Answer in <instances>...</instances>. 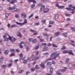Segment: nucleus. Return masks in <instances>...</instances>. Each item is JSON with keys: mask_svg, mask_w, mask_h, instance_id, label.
<instances>
[{"mask_svg": "<svg viewBox=\"0 0 75 75\" xmlns=\"http://www.w3.org/2000/svg\"><path fill=\"white\" fill-rule=\"evenodd\" d=\"M67 48L65 46H63L62 48L61 49V50H66Z\"/></svg>", "mask_w": 75, "mask_h": 75, "instance_id": "393cba45", "label": "nucleus"}, {"mask_svg": "<svg viewBox=\"0 0 75 75\" xmlns=\"http://www.w3.org/2000/svg\"><path fill=\"white\" fill-rule=\"evenodd\" d=\"M17 35L18 37H22V35H21L20 33H18L17 34Z\"/></svg>", "mask_w": 75, "mask_h": 75, "instance_id": "5701e85b", "label": "nucleus"}, {"mask_svg": "<svg viewBox=\"0 0 75 75\" xmlns=\"http://www.w3.org/2000/svg\"><path fill=\"white\" fill-rule=\"evenodd\" d=\"M38 68V65H37L35 66V69H37Z\"/></svg>", "mask_w": 75, "mask_h": 75, "instance_id": "8fccbe9b", "label": "nucleus"}, {"mask_svg": "<svg viewBox=\"0 0 75 75\" xmlns=\"http://www.w3.org/2000/svg\"><path fill=\"white\" fill-rule=\"evenodd\" d=\"M71 14H67L66 13L65 14V15L66 16H71Z\"/></svg>", "mask_w": 75, "mask_h": 75, "instance_id": "09e8293b", "label": "nucleus"}, {"mask_svg": "<svg viewBox=\"0 0 75 75\" xmlns=\"http://www.w3.org/2000/svg\"><path fill=\"white\" fill-rule=\"evenodd\" d=\"M9 40V39L8 38H6L5 39V41H8Z\"/></svg>", "mask_w": 75, "mask_h": 75, "instance_id": "774afa93", "label": "nucleus"}, {"mask_svg": "<svg viewBox=\"0 0 75 75\" xmlns=\"http://www.w3.org/2000/svg\"><path fill=\"white\" fill-rule=\"evenodd\" d=\"M11 65H12V64L11 63H10L8 65V67H10L11 66Z\"/></svg>", "mask_w": 75, "mask_h": 75, "instance_id": "052dcab7", "label": "nucleus"}, {"mask_svg": "<svg viewBox=\"0 0 75 75\" xmlns=\"http://www.w3.org/2000/svg\"><path fill=\"white\" fill-rule=\"evenodd\" d=\"M69 24H70V23H68V24H67L66 25H65V27H67V26H68V25H69Z\"/></svg>", "mask_w": 75, "mask_h": 75, "instance_id": "864d4df0", "label": "nucleus"}, {"mask_svg": "<svg viewBox=\"0 0 75 75\" xmlns=\"http://www.w3.org/2000/svg\"><path fill=\"white\" fill-rule=\"evenodd\" d=\"M3 57H1L0 58V62H2L3 61Z\"/></svg>", "mask_w": 75, "mask_h": 75, "instance_id": "473e14b6", "label": "nucleus"}, {"mask_svg": "<svg viewBox=\"0 0 75 75\" xmlns=\"http://www.w3.org/2000/svg\"><path fill=\"white\" fill-rule=\"evenodd\" d=\"M27 19L25 18L24 20V23H18L17 22H16V24H17L18 25H20V26H23V25H24V24H27Z\"/></svg>", "mask_w": 75, "mask_h": 75, "instance_id": "f03ea898", "label": "nucleus"}, {"mask_svg": "<svg viewBox=\"0 0 75 75\" xmlns=\"http://www.w3.org/2000/svg\"><path fill=\"white\" fill-rule=\"evenodd\" d=\"M68 51H67V50H64L62 52L63 54H66L68 53Z\"/></svg>", "mask_w": 75, "mask_h": 75, "instance_id": "7c9ffc66", "label": "nucleus"}, {"mask_svg": "<svg viewBox=\"0 0 75 75\" xmlns=\"http://www.w3.org/2000/svg\"><path fill=\"white\" fill-rule=\"evenodd\" d=\"M40 42H43V41H44V39H40Z\"/></svg>", "mask_w": 75, "mask_h": 75, "instance_id": "0e129e2a", "label": "nucleus"}, {"mask_svg": "<svg viewBox=\"0 0 75 75\" xmlns=\"http://www.w3.org/2000/svg\"><path fill=\"white\" fill-rule=\"evenodd\" d=\"M23 72H24V70H22L20 71H19V74H22Z\"/></svg>", "mask_w": 75, "mask_h": 75, "instance_id": "72a5a7b5", "label": "nucleus"}, {"mask_svg": "<svg viewBox=\"0 0 75 75\" xmlns=\"http://www.w3.org/2000/svg\"><path fill=\"white\" fill-rule=\"evenodd\" d=\"M8 50H5L4 52V54L5 55H8Z\"/></svg>", "mask_w": 75, "mask_h": 75, "instance_id": "b1692460", "label": "nucleus"}, {"mask_svg": "<svg viewBox=\"0 0 75 75\" xmlns=\"http://www.w3.org/2000/svg\"><path fill=\"white\" fill-rule=\"evenodd\" d=\"M21 17L23 18H27V15L25 13H22L21 15Z\"/></svg>", "mask_w": 75, "mask_h": 75, "instance_id": "39448f33", "label": "nucleus"}, {"mask_svg": "<svg viewBox=\"0 0 75 75\" xmlns=\"http://www.w3.org/2000/svg\"><path fill=\"white\" fill-rule=\"evenodd\" d=\"M49 24H54L55 22L54 21H50L49 22Z\"/></svg>", "mask_w": 75, "mask_h": 75, "instance_id": "bb28decb", "label": "nucleus"}, {"mask_svg": "<svg viewBox=\"0 0 75 75\" xmlns=\"http://www.w3.org/2000/svg\"><path fill=\"white\" fill-rule=\"evenodd\" d=\"M37 34H38V33H37L36 32L34 31V35H37Z\"/></svg>", "mask_w": 75, "mask_h": 75, "instance_id": "a18cd8bd", "label": "nucleus"}, {"mask_svg": "<svg viewBox=\"0 0 75 75\" xmlns=\"http://www.w3.org/2000/svg\"><path fill=\"white\" fill-rule=\"evenodd\" d=\"M35 5L34 4H33L31 6L32 8H34V7H35Z\"/></svg>", "mask_w": 75, "mask_h": 75, "instance_id": "13d9d810", "label": "nucleus"}, {"mask_svg": "<svg viewBox=\"0 0 75 75\" xmlns=\"http://www.w3.org/2000/svg\"><path fill=\"white\" fill-rule=\"evenodd\" d=\"M40 66L43 68H45V65H44V64L43 62L41 63L40 64Z\"/></svg>", "mask_w": 75, "mask_h": 75, "instance_id": "9b49d317", "label": "nucleus"}, {"mask_svg": "<svg viewBox=\"0 0 75 75\" xmlns=\"http://www.w3.org/2000/svg\"><path fill=\"white\" fill-rule=\"evenodd\" d=\"M64 6H59L58 8L59 9H61L62 8H64Z\"/></svg>", "mask_w": 75, "mask_h": 75, "instance_id": "c85d7f7f", "label": "nucleus"}, {"mask_svg": "<svg viewBox=\"0 0 75 75\" xmlns=\"http://www.w3.org/2000/svg\"><path fill=\"white\" fill-rule=\"evenodd\" d=\"M73 6V5L71 4H70L69 5V7H72V8H73V7L74 6Z\"/></svg>", "mask_w": 75, "mask_h": 75, "instance_id": "4d7b16f0", "label": "nucleus"}, {"mask_svg": "<svg viewBox=\"0 0 75 75\" xmlns=\"http://www.w3.org/2000/svg\"><path fill=\"white\" fill-rule=\"evenodd\" d=\"M63 69H62L61 70L62 72H65V71H66V70H67V68L66 67H64Z\"/></svg>", "mask_w": 75, "mask_h": 75, "instance_id": "6ab92c4d", "label": "nucleus"}, {"mask_svg": "<svg viewBox=\"0 0 75 75\" xmlns=\"http://www.w3.org/2000/svg\"><path fill=\"white\" fill-rule=\"evenodd\" d=\"M66 9H67V10H70V11H71L72 8H66Z\"/></svg>", "mask_w": 75, "mask_h": 75, "instance_id": "4c0bfd02", "label": "nucleus"}, {"mask_svg": "<svg viewBox=\"0 0 75 75\" xmlns=\"http://www.w3.org/2000/svg\"><path fill=\"white\" fill-rule=\"evenodd\" d=\"M62 35H63V36H64L65 37L67 38V33H64L62 34Z\"/></svg>", "mask_w": 75, "mask_h": 75, "instance_id": "4be33fe9", "label": "nucleus"}, {"mask_svg": "<svg viewBox=\"0 0 75 75\" xmlns=\"http://www.w3.org/2000/svg\"><path fill=\"white\" fill-rule=\"evenodd\" d=\"M57 55V56H59V53L57 54V52H55V53L52 54L51 55V57H53L54 55Z\"/></svg>", "mask_w": 75, "mask_h": 75, "instance_id": "423d86ee", "label": "nucleus"}, {"mask_svg": "<svg viewBox=\"0 0 75 75\" xmlns=\"http://www.w3.org/2000/svg\"><path fill=\"white\" fill-rule=\"evenodd\" d=\"M10 51L12 52H15V50L13 49H11L10 50Z\"/></svg>", "mask_w": 75, "mask_h": 75, "instance_id": "c03bdc74", "label": "nucleus"}, {"mask_svg": "<svg viewBox=\"0 0 75 75\" xmlns=\"http://www.w3.org/2000/svg\"><path fill=\"white\" fill-rule=\"evenodd\" d=\"M33 14H31L28 17V19H29L30 18H31V17H33Z\"/></svg>", "mask_w": 75, "mask_h": 75, "instance_id": "e433bc0d", "label": "nucleus"}, {"mask_svg": "<svg viewBox=\"0 0 75 75\" xmlns=\"http://www.w3.org/2000/svg\"><path fill=\"white\" fill-rule=\"evenodd\" d=\"M57 75H62V74H61V73L59 71H57Z\"/></svg>", "mask_w": 75, "mask_h": 75, "instance_id": "2f4dec72", "label": "nucleus"}, {"mask_svg": "<svg viewBox=\"0 0 75 75\" xmlns=\"http://www.w3.org/2000/svg\"><path fill=\"white\" fill-rule=\"evenodd\" d=\"M31 71L32 72H33V71H35V69H34V68H32L31 69Z\"/></svg>", "mask_w": 75, "mask_h": 75, "instance_id": "a19ab883", "label": "nucleus"}, {"mask_svg": "<svg viewBox=\"0 0 75 75\" xmlns=\"http://www.w3.org/2000/svg\"><path fill=\"white\" fill-rule=\"evenodd\" d=\"M40 57H36L34 58H33V61H37L38 59H39Z\"/></svg>", "mask_w": 75, "mask_h": 75, "instance_id": "ddd939ff", "label": "nucleus"}, {"mask_svg": "<svg viewBox=\"0 0 75 75\" xmlns=\"http://www.w3.org/2000/svg\"><path fill=\"white\" fill-rule=\"evenodd\" d=\"M48 50V47L45 46V47L43 49V51H46Z\"/></svg>", "mask_w": 75, "mask_h": 75, "instance_id": "412c9836", "label": "nucleus"}, {"mask_svg": "<svg viewBox=\"0 0 75 75\" xmlns=\"http://www.w3.org/2000/svg\"><path fill=\"white\" fill-rule=\"evenodd\" d=\"M73 9H71V11H72L71 13L74 14V13H75V12L74 11V10H75V6L73 7Z\"/></svg>", "mask_w": 75, "mask_h": 75, "instance_id": "4468645a", "label": "nucleus"}, {"mask_svg": "<svg viewBox=\"0 0 75 75\" xmlns=\"http://www.w3.org/2000/svg\"><path fill=\"white\" fill-rule=\"evenodd\" d=\"M9 16L8 13H6L5 14V18H7Z\"/></svg>", "mask_w": 75, "mask_h": 75, "instance_id": "cd10ccee", "label": "nucleus"}, {"mask_svg": "<svg viewBox=\"0 0 75 75\" xmlns=\"http://www.w3.org/2000/svg\"><path fill=\"white\" fill-rule=\"evenodd\" d=\"M32 0H28V3H31V2H32Z\"/></svg>", "mask_w": 75, "mask_h": 75, "instance_id": "bf43d9fd", "label": "nucleus"}, {"mask_svg": "<svg viewBox=\"0 0 75 75\" xmlns=\"http://www.w3.org/2000/svg\"><path fill=\"white\" fill-rule=\"evenodd\" d=\"M68 67L69 68H70V69L71 68H72V64H69L68 65Z\"/></svg>", "mask_w": 75, "mask_h": 75, "instance_id": "2eb2a0df", "label": "nucleus"}, {"mask_svg": "<svg viewBox=\"0 0 75 75\" xmlns=\"http://www.w3.org/2000/svg\"><path fill=\"white\" fill-rule=\"evenodd\" d=\"M37 42V40L36 39H34L32 41V42Z\"/></svg>", "mask_w": 75, "mask_h": 75, "instance_id": "c9c22d12", "label": "nucleus"}, {"mask_svg": "<svg viewBox=\"0 0 75 75\" xmlns=\"http://www.w3.org/2000/svg\"><path fill=\"white\" fill-rule=\"evenodd\" d=\"M52 45L53 46V47H57V46L55 45L54 44H52Z\"/></svg>", "mask_w": 75, "mask_h": 75, "instance_id": "3c124183", "label": "nucleus"}, {"mask_svg": "<svg viewBox=\"0 0 75 75\" xmlns=\"http://www.w3.org/2000/svg\"><path fill=\"white\" fill-rule=\"evenodd\" d=\"M27 60H24L23 62L24 64H26L27 63Z\"/></svg>", "mask_w": 75, "mask_h": 75, "instance_id": "de8ad7c7", "label": "nucleus"}, {"mask_svg": "<svg viewBox=\"0 0 75 75\" xmlns=\"http://www.w3.org/2000/svg\"><path fill=\"white\" fill-rule=\"evenodd\" d=\"M71 30L75 32V28H71Z\"/></svg>", "mask_w": 75, "mask_h": 75, "instance_id": "ea45409f", "label": "nucleus"}, {"mask_svg": "<svg viewBox=\"0 0 75 75\" xmlns=\"http://www.w3.org/2000/svg\"><path fill=\"white\" fill-rule=\"evenodd\" d=\"M26 51H28L29 50V47L27 46L26 47Z\"/></svg>", "mask_w": 75, "mask_h": 75, "instance_id": "58836bf2", "label": "nucleus"}, {"mask_svg": "<svg viewBox=\"0 0 75 75\" xmlns=\"http://www.w3.org/2000/svg\"><path fill=\"white\" fill-rule=\"evenodd\" d=\"M8 37V38L11 42H14V41H16V39L15 38H14V37H11L10 36L7 34H6V35H4L3 36V38H6V37Z\"/></svg>", "mask_w": 75, "mask_h": 75, "instance_id": "f257e3e1", "label": "nucleus"}, {"mask_svg": "<svg viewBox=\"0 0 75 75\" xmlns=\"http://www.w3.org/2000/svg\"><path fill=\"white\" fill-rule=\"evenodd\" d=\"M38 53H39V51H37L36 52V55H37L38 54Z\"/></svg>", "mask_w": 75, "mask_h": 75, "instance_id": "603ef678", "label": "nucleus"}, {"mask_svg": "<svg viewBox=\"0 0 75 75\" xmlns=\"http://www.w3.org/2000/svg\"><path fill=\"white\" fill-rule=\"evenodd\" d=\"M47 66L48 67H50L51 66V63L50 62H48L47 63Z\"/></svg>", "mask_w": 75, "mask_h": 75, "instance_id": "f8f14e48", "label": "nucleus"}, {"mask_svg": "<svg viewBox=\"0 0 75 75\" xmlns=\"http://www.w3.org/2000/svg\"><path fill=\"white\" fill-rule=\"evenodd\" d=\"M38 6H40V7H41L42 6V4L41 3H40L38 5Z\"/></svg>", "mask_w": 75, "mask_h": 75, "instance_id": "49530a36", "label": "nucleus"}, {"mask_svg": "<svg viewBox=\"0 0 75 75\" xmlns=\"http://www.w3.org/2000/svg\"><path fill=\"white\" fill-rule=\"evenodd\" d=\"M69 58H67L66 59V63L67 64L68 62H69Z\"/></svg>", "mask_w": 75, "mask_h": 75, "instance_id": "f704fd0d", "label": "nucleus"}, {"mask_svg": "<svg viewBox=\"0 0 75 75\" xmlns=\"http://www.w3.org/2000/svg\"><path fill=\"white\" fill-rule=\"evenodd\" d=\"M68 53L70 55H74V53L72 52V50H70L69 51H68Z\"/></svg>", "mask_w": 75, "mask_h": 75, "instance_id": "1a4fd4ad", "label": "nucleus"}, {"mask_svg": "<svg viewBox=\"0 0 75 75\" xmlns=\"http://www.w3.org/2000/svg\"><path fill=\"white\" fill-rule=\"evenodd\" d=\"M42 45H44V46H45V45H47V43H43L42 44V45H41V46H42Z\"/></svg>", "mask_w": 75, "mask_h": 75, "instance_id": "37998d69", "label": "nucleus"}, {"mask_svg": "<svg viewBox=\"0 0 75 75\" xmlns=\"http://www.w3.org/2000/svg\"><path fill=\"white\" fill-rule=\"evenodd\" d=\"M54 35H55L54 37H57L59 35V32H57L56 33H55Z\"/></svg>", "mask_w": 75, "mask_h": 75, "instance_id": "dca6fc26", "label": "nucleus"}, {"mask_svg": "<svg viewBox=\"0 0 75 75\" xmlns=\"http://www.w3.org/2000/svg\"><path fill=\"white\" fill-rule=\"evenodd\" d=\"M52 38H53V37H50V41H52Z\"/></svg>", "mask_w": 75, "mask_h": 75, "instance_id": "5fc2aeb1", "label": "nucleus"}, {"mask_svg": "<svg viewBox=\"0 0 75 75\" xmlns=\"http://www.w3.org/2000/svg\"><path fill=\"white\" fill-rule=\"evenodd\" d=\"M57 57H58V56H57V55H54V56L53 57V58L51 57L50 58L46 59L45 60V63H47V62H48V61H50V60H51V59H55Z\"/></svg>", "mask_w": 75, "mask_h": 75, "instance_id": "7ed1b4c3", "label": "nucleus"}, {"mask_svg": "<svg viewBox=\"0 0 75 75\" xmlns=\"http://www.w3.org/2000/svg\"><path fill=\"white\" fill-rule=\"evenodd\" d=\"M2 67H3V68H6V65H3Z\"/></svg>", "mask_w": 75, "mask_h": 75, "instance_id": "e2e57ef3", "label": "nucleus"}, {"mask_svg": "<svg viewBox=\"0 0 75 75\" xmlns=\"http://www.w3.org/2000/svg\"><path fill=\"white\" fill-rule=\"evenodd\" d=\"M29 41H33V39L32 38H30V39H29Z\"/></svg>", "mask_w": 75, "mask_h": 75, "instance_id": "338daca9", "label": "nucleus"}, {"mask_svg": "<svg viewBox=\"0 0 75 75\" xmlns=\"http://www.w3.org/2000/svg\"><path fill=\"white\" fill-rule=\"evenodd\" d=\"M54 16L55 19H58V17H59V15H58V14H55L54 15Z\"/></svg>", "mask_w": 75, "mask_h": 75, "instance_id": "a211bd4d", "label": "nucleus"}, {"mask_svg": "<svg viewBox=\"0 0 75 75\" xmlns=\"http://www.w3.org/2000/svg\"><path fill=\"white\" fill-rule=\"evenodd\" d=\"M17 25L16 24L13 25L11 26V28H12L13 27H16Z\"/></svg>", "mask_w": 75, "mask_h": 75, "instance_id": "a878e982", "label": "nucleus"}, {"mask_svg": "<svg viewBox=\"0 0 75 75\" xmlns=\"http://www.w3.org/2000/svg\"><path fill=\"white\" fill-rule=\"evenodd\" d=\"M9 2L11 4H13V3H16V2H17V1L16 0H11L9 1Z\"/></svg>", "mask_w": 75, "mask_h": 75, "instance_id": "6e6552de", "label": "nucleus"}, {"mask_svg": "<svg viewBox=\"0 0 75 75\" xmlns=\"http://www.w3.org/2000/svg\"><path fill=\"white\" fill-rule=\"evenodd\" d=\"M16 6H14L12 7L11 12H14V11H17L18 9L16 8Z\"/></svg>", "mask_w": 75, "mask_h": 75, "instance_id": "20e7f679", "label": "nucleus"}, {"mask_svg": "<svg viewBox=\"0 0 75 75\" xmlns=\"http://www.w3.org/2000/svg\"><path fill=\"white\" fill-rule=\"evenodd\" d=\"M45 30L46 31H48V29L46 28L45 29Z\"/></svg>", "mask_w": 75, "mask_h": 75, "instance_id": "69168bd1", "label": "nucleus"}, {"mask_svg": "<svg viewBox=\"0 0 75 75\" xmlns=\"http://www.w3.org/2000/svg\"><path fill=\"white\" fill-rule=\"evenodd\" d=\"M43 35L44 37H47V40H48V37H49V36H48V35H47V33H43Z\"/></svg>", "mask_w": 75, "mask_h": 75, "instance_id": "9d476101", "label": "nucleus"}, {"mask_svg": "<svg viewBox=\"0 0 75 75\" xmlns=\"http://www.w3.org/2000/svg\"><path fill=\"white\" fill-rule=\"evenodd\" d=\"M26 75H29L30 74V72L29 71H27L26 73Z\"/></svg>", "mask_w": 75, "mask_h": 75, "instance_id": "680f3d73", "label": "nucleus"}, {"mask_svg": "<svg viewBox=\"0 0 75 75\" xmlns=\"http://www.w3.org/2000/svg\"><path fill=\"white\" fill-rule=\"evenodd\" d=\"M45 8V6H42V7L41 8H40V11H41L42 10H43Z\"/></svg>", "mask_w": 75, "mask_h": 75, "instance_id": "aec40b11", "label": "nucleus"}, {"mask_svg": "<svg viewBox=\"0 0 75 75\" xmlns=\"http://www.w3.org/2000/svg\"><path fill=\"white\" fill-rule=\"evenodd\" d=\"M15 17H16V18H18V17H19V16H18V15L16 14L15 16Z\"/></svg>", "mask_w": 75, "mask_h": 75, "instance_id": "6e6d98bb", "label": "nucleus"}, {"mask_svg": "<svg viewBox=\"0 0 75 75\" xmlns=\"http://www.w3.org/2000/svg\"><path fill=\"white\" fill-rule=\"evenodd\" d=\"M49 11V9L48 8H46L45 9V11H44V13H47Z\"/></svg>", "mask_w": 75, "mask_h": 75, "instance_id": "c756f323", "label": "nucleus"}, {"mask_svg": "<svg viewBox=\"0 0 75 75\" xmlns=\"http://www.w3.org/2000/svg\"><path fill=\"white\" fill-rule=\"evenodd\" d=\"M7 10H12V8H11V7H8L7 8Z\"/></svg>", "mask_w": 75, "mask_h": 75, "instance_id": "79ce46f5", "label": "nucleus"}, {"mask_svg": "<svg viewBox=\"0 0 75 75\" xmlns=\"http://www.w3.org/2000/svg\"><path fill=\"white\" fill-rule=\"evenodd\" d=\"M19 55L20 57L21 58L22 60H23V59H24V57H23V54H19Z\"/></svg>", "mask_w": 75, "mask_h": 75, "instance_id": "f3484780", "label": "nucleus"}, {"mask_svg": "<svg viewBox=\"0 0 75 75\" xmlns=\"http://www.w3.org/2000/svg\"><path fill=\"white\" fill-rule=\"evenodd\" d=\"M24 45V42H21V43L19 44V46L20 48H22L23 46V45Z\"/></svg>", "mask_w": 75, "mask_h": 75, "instance_id": "0eeeda50", "label": "nucleus"}]
</instances>
